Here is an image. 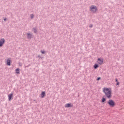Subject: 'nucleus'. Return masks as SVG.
<instances>
[{
    "instance_id": "obj_16",
    "label": "nucleus",
    "mask_w": 124,
    "mask_h": 124,
    "mask_svg": "<svg viewBox=\"0 0 124 124\" xmlns=\"http://www.w3.org/2000/svg\"><path fill=\"white\" fill-rule=\"evenodd\" d=\"M89 27H90V28H93V24H90V25H89Z\"/></svg>"
},
{
    "instance_id": "obj_10",
    "label": "nucleus",
    "mask_w": 124,
    "mask_h": 124,
    "mask_svg": "<svg viewBox=\"0 0 124 124\" xmlns=\"http://www.w3.org/2000/svg\"><path fill=\"white\" fill-rule=\"evenodd\" d=\"M32 31L34 33H37V29H36V28H33L32 29Z\"/></svg>"
},
{
    "instance_id": "obj_14",
    "label": "nucleus",
    "mask_w": 124,
    "mask_h": 124,
    "mask_svg": "<svg viewBox=\"0 0 124 124\" xmlns=\"http://www.w3.org/2000/svg\"><path fill=\"white\" fill-rule=\"evenodd\" d=\"M106 101V98L103 97L102 99V102H105Z\"/></svg>"
},
{
    "instance_id": "obj_6",
    "label": "nucleus",
    "mask_w": 124,
    "mask_h": 124,
    "mask_svg": "<svg viewBox=\"0 0 124 124\" xmlns=\"http://www.w3.org/2000/svg\"><path fill=\"white\" fill-rule=\"evenodd\" d=\"M8 98H9V101L13 99V93H12L11 94H10L8 95Z\"/></svg>"
},
{
    "instance_id": "obj_20",
    "label": "nucleus",
    "mask_w": 124,
    "mask_h": 124,
    "mask_svg": "<svg viewBox=\"0 0 124 124\" xmlns=\"http://www.w3.org/2000/svg\"><path fill=\"white\" fill-rule=\"evenodd\" d=\"M116 85H120V83L119 82H117L116 83Z\"/></svg>"
},
{
    "instance_id": "obj_8",
    "label": "nucleus",
    "mask_w": 124,
    "mask_h": 124,
    "mask_svg": "<svg viewBox=\"0 0 124 124\" xmlns=\"http://www.w3.org/2000/svg\"><path fill=\"white\" fill-rule=\"evenodd\" d=\"M31 36H32V35L31 33H27V37L28 39H31Z\"/></svg>"
},
{
    "instance_id": "obj_17",
    "label": "nucleus",
    "mask_w": 124,
    "mask_h": 124,
    "mask_svg": "<svg viewBox=\"0 0 124 124\" xmlns=\"http://www.w3.org/2000/svg\"><path fill=\"white\" fill-rule=\"evenodd\" d=\"M4 22H7V18H4Z\"/></svg>"
},
{
    "instance_id": "obj_3",
    "label": "nucleus",
    "mask_w": 124,
    "mask_h": 124,
    "mask_svg": "<svg viewBox=\"0 0 124 124\" xmlns=\"http://www.w3.org/2000/svg\"><path fill=\"white\" fill-rule=\"evenodd\" d=\"M108 104L110 106V107H114L116 105V103L113 100H109L108 102Z\"/></svg>"
},
{
    "instance_id": "obj_18",
    "label": "nucleus",
    "mask_w": 124,
    "mask_h": 124,
    "mask_svg": "<svg viewBox=\"0 0 124 124\" xmlns=\"http://www.w3.org/2000/svg\"><path fill=\"white\" fill-rule=\"evenodd\" d=\"M41 53H42V54H43V55H44V54H45V51H41Z\"/></svg>"
},
{
    "instance_id": "obj_12",
    "label": "nucleus",
    "mask_w": 124,
    "mask_h": 124,
    "mask_svg": "<svg viewBox=\"0 0 124 124\" xmlns=\"http://www.w3.org/2000/svg\"><path fill=\"white\" fill-rule=\"evenodd\" d=\"M99 66V65H98V64H95L93 66V67L94 68V69H97V68Z\"/></svg>"
},
{
    "instance_id": "obj_5",
    "label": "nucleus",
    "mask_w": 124,
    "mask_h": 124,
    "mask_svg": "<svg viewBox=\"0 0 124 124\" xmlns=\"http://www.w3.org/2000/svg\"><path fill=\"white\" fill-rule=\"evenodd\" d=\"M97 62L99 64H102L103 63V59L98 58L97 60Z\"/></svg>"
},
{
    "instance_id": "obj_9",
    "label": "nucleus",
    "mask_w": 124,
    "mask_h": 124,
    "mask_svg": "<svg viewBox=\"0 0 124 124\" xmlns=\"http://www.w3.org/2000/svg\"><path fill=\"white\" fill-rule=\"evenodd\" d=\"M45 92H42V93H41V98H44V96H45Z\"/></svg>"
},
{
    "instance_id": "obj_22",
    "label": "nucleus",
    "mask_w": 124,
    "mask_h": 124,
    "mask_svg": "<svg viewBox=\"0 0 124 124\" xmlns=\"http://www.w3.org/2000/svg\"><path fill=\"white\" fill-rule=\"evenodd\" d=\"M115 81L117 82H118V79L116 78Z\"/></svg>"
},
{
    "instance_id": "obj_4",
    "label": "nucleus",
    "mask_w": 124,
    "mask_h": 124,
    "mask_svg": "<svg viewBox=\"0 0 124 124\" xmlns=\"http://www.w3.org/2000/svg\"><path fill=\"white\" fill-rule=\"evenodd\" d=\"M5 43V40H4L3 38L0 39V47H2Z\"/></svg>"
},
{
    "instance_id": "obj_19",
    "label": "nucleus",
    "mask_w": 124,
    "mask_h": 124,
    "mask_svg": "<svg viewBox=\"0 0 124 124\" xmlns=\"http://www.w3.org/2000/svg\"><path fill=\"white\" fill-rule=\"evenodd\" d=\"M100 79H101V78L99 77V78H97V81H99V80H100Z\"/></svg>"
},
{
    "instance_id": "obj_21",
    "label": "nucleus",
    "mask_w": 124,
    "mask_h": 124,
    "mask_svg": "<svg viewBox=\"0 0 124 124\" xmlns=\"http://www.w3.org/2000/svg\"><path fill=\"white\" fill-rule=\"evenodd\" d=\"M41 56L40 55H38V58H41Z\"/></svg>"
},
{
    "instance_id": "obj_13",
    "label": "nucleus",
    "mask_w": 124,
    "mask_h": 124,
    "mask_svg": "<svg viewBox=\"0 0 124 124\" xmlns=\"http://www.w3.org/2000/svg\"><path fill=\"white\" fill-rule=\"evenodd\" d=\"M10 62H11V61H10V60L8 59L7 60V65H10V64H11Z\"/></svg>"
},
{
    "instance_id": "obj_7",
    "label": "nucleus",
    "mask_w": 124,
    "mask_h": 124,
    "mask_svg": "<svg viewBox=\"0 0 124 124\" xmlns=\"http://www.w3.org/2000/svg\"><path fill=\"white\" fill-rule=\"evenodd\" d=\"M73 107V106L72 105H71V103L66 104L65 105V108H68L69 107Z\"/></svg>"
},
{
    "instance_id": "obj_2",
    "label": "nucleus",
    "mask_w": 124,
    "mask_h": 124,
    "mask_svg": "<svg viewBox=\"0 0 124 124\" xmlns=\"http://www.w3.org/2000/svg\"><path fill=\"white\" fill-rule=\"evenodd\" d=\"M90 11L93 12V13H95L97 11V7L95 5H91L90 7Z\"/></svg>"
},
{
    "instance_id": "obj_11",
    "label": "nucleus",
    "mask_w": 124,
    "mask_h": 124,
    "mask_svg": "<svg viewBox=\"0 0 124 124\" xmlns=\"http://www.w3.org/2000/svg\"><path fill=\"white\" fill-rule=\"evenodd\" d=\"M16 73L17 74H20V69L17 68L16 69Z\"/></svg>"
},
{
    "instance_id": "obj_15",
    "label": "nucleus",
    "mask_w": 124,
    "mask_h": 124,
    "mask_svg": "<svg viewBox=\"0 0 124 124\" xmlns=\"http://www.w3.org/2000/svg\"><path fill=\"white\" fill-rule=\"evenodd\" d=\"M34 15H33V14H31V19H33V17H34Z\"/></svg>"
},
{
    "instance_id": "obj_1",
    "label": "nucleus",
    "mask_w": 124,
    "mask_h": 124,
    "mask_svg": "<svg viewBox=\"0 0 124 124\" xmlns=\"http://www.w3.org/2000/svg\"><path fill=\"white\" fill-rule=\"evenodd\" d=\"M103 92L108 98L110 99L112 97V94H111V91L108 88H104Z\"/></svg>"
}]
</instances>
